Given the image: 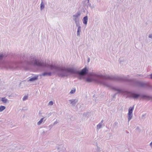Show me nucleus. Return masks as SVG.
Returning <instances> with one entry per match:
<instances>
[{
  "mask_svg": "<svg viewBox=\"0 0 152 152\" xmlns=\"http://www.w3.org/2000/svg\"><path fill=\"white\" fill-rule=\"evenodd\" d=\"M75 91V89H74L72 90H71L70 92V94H74Z\"/></svg>",
  "mask_w": 152,
  "mask_h": 152,
  "instance_id": "nucleus-23",
  "label": "nucleus"
},
{
  "mask_svg": "<svg viewBox=\"0 0 152 152\" xmlns=\"http://www.w3.org/2000/svg\"><path fill=\"white\" fill-rule=\"evenodd\" d=\"M45 118V117H44L41 118V119L38 122L37 125H40L43 122V120Z\"/></svg>",
  "mask_w": 152,
  "mask_h": 152,
  "instance_id": "nucleus-20",
  "label": "nucleus"
},
{
  "mask_svg": "<svg viewBox=\"0 0 152 152\" xmlns=\"http://www.w3.org/2000/svg\"><path fill=\"white\" fill-rule=\"evenodd\" d=\"M76 26L77 27V37H80V33L81 32V27L80 24L76 25Z\"/></svg>",
  "mask_w": 152,
  "mask_h": 152,
  "instance_id": "nucleus-7",
  "label": "nucleus"
},
{
  "mask_svg": "<svg viewBox=\"0 0 152 152\" xmlns=\"http://www.w3.org/2000/svg\"><path fill=\"white\" fill-rule=\"evenodd\" d=\"M89 61H90V58H89L88 59V62H89Z\"/></svg>",
  "mask_w": 152,
  "mask_h": 152,
  "instance_id": "nucleus-39",
  "label": "nucleus"
},
{
  "mask_svg": "<svg viewBox=\"0 0 152 152\" xmlns=\"http://www.w3.org/2000/svg\"><path fill=\"white\" fill-rule=\"evenodd\" d=\"M148 37L150 38H152V35L150 34L149 35Z\"/></svg>",
  "mask_w": 152,
  "mask_h": 152,
  "instance_id": "nucleus-31",
  "label": "nucleus"
},
{
  "mask_svg": "<svg viewBox=\"0 0 152 152\" xmlns=\"http://www.w3.org/2000/svg\"><path fill=\"white\" fill-rule=\"evenodd\" d=\"M53 104V102L52 101H50L48 103V105H52Z\"/></svg>",
  "mask_w": 152,
  "mask_h": 152,
  "instance_id": "nucleus-27",
  "label": "nucleus"
},
{
  "mask_svg": "<svg viewBox=\"0 0 152 152\" xmlns=\"http://www.w3.org/2000/svg\"><path fill=\"white\" fill-rule=\"evenodd\" d=\"M79 79H82V77H80H80H79Z\"/></svg>",
  "mask_w": 152,
  "mask_h": 152,
  "instance_id": "nucleus-37",
  "label": "nucleus"
},
{
  "mask_svg": "<svg viewBox=\"0 0 152 152\" xmlns=\"http://www.w3.org/2000/svg\"><path fill=\"white\" fill-rule=\"evenodd\" d=\"M45 7V4L43 3V1L42 0V2L40 4V9L41 10H42Z\"/></svg>",
  "mask_w": 152,
  "mask_h": 152,
  "instance_id": "nucleus-16",
  "label": "nucleus"
},
{
  "mask_svg": "<svg viewBox=\"0 0 152 152\" xmlns=\"http://www.w3.org/2000/svg\"><path fill=\"white\" fill-rule=\"evenodd\" d=\"M118 123L117 122H115L113 124V126L114 128H117L118 127Z\"/></svg>",
  "mask_w": 152,
  "mask_h": 152,
  "instance_id": "nucleus-21",
  "label": "nucleus"
},
{
  "mask_svg": "<svg viewBox=\"0 0 152 152\" xmlns=\"http://www.w3.org/2000/svg\"><path fill=\"white\" fill-rule=\"evenodd\" d=\"M1 101L4 103H6L9 102L8 100L7 99L5 98V97L2 98Z\"/></svg>",
  "mask_w": 152,
  "mask_h": 152,
  "instance_id": "nucleus-13",
  "label": "nucleus"
},
{
  "mask_svg": "<svg viewBox=\"0 0 152 152\" xmlns=\"http://www.w3.org/2000/svg\"><path fill=\"white\" fill-rule=\"evenodd\" d=\"M88 114L87 113H84L83 114V115H85L86 116Z\"/></svg>",
  "mask_w": 152,
  "mask_h": 152,
  "instance_id": "nucleus-33",
  "label": "nucleus"
},
{
  "mask_svg": "<svg viewBox=\"0 0 152 152\" xmlns=\"http://www.w3.org/2000/svg\"><path fill=\"white\" fill-rule=\"evenodd\" d=\"M139 75V76H142V75Z\"/></svg>",
  "mask_w": 152,
  "mask_h": 152,
  "instance_id": "nucleus-38",
  "label": "nucleus"
},
{
  "mask_svg": "<svg viewBox=\"0 0 152 152\" xmlns=\"http://www.w3.org/2000/svg\"><path fill=\"white\" fill-rule=\"evenodd\" d=\"M134 105L132 107H130L128 109V120L129 122L132 118L133 116L132 113L134 109Z\"/></svg>",
  "mask_w": 152,
  "mask_h": 152,
  "instance_id": "nucleus-6",
  "label": "nucleus"
},
{
  "mask_svg": "<svg viewBox=\"0 0 152 152\" xmlns=\"http://www.w3.org/2000/svg\"><path fill=\"white\" fill-rule=\"evenodd\" d=\"M145 114H144V115H143L142 116V118L143 117H144L145 115Z\"/></svg>",
  "mask_w": 152,
  "mask_h": 152,
  "instance_id": "nucleus-36",
  "label": "nucleus"
},
{
  "mask_svg": "<svg viewBox=\"0 0 152 152\" xmlns=\"http://www.w3.org/2000/svg\"><path fill=\"white\" fill-rule=\"evenodd\" d=\"M88 17L87 15L85 16L83 18V23L85 25H86L87 23Z\"/></svg>",
  "mask_w": 152,
  "mask_h": 152,
  "instance_id": "nucleus-10",
  "label": "nucleus"
},
{
  "mask_svg": "<svg viewBox=\"0 0 152 152\" xmlns=\"http://www.w3.org/2000/svg\"><path fill=\"white\" fill-rule=\"evenodd\" d=\"M38 79V76H35L30 78L28 80V81L32 82Z\"/></svg>",
  "mask_w": 152,
  "mask_h": 152,
  "instance_id": "nucleus-11",
  "label": "nucleus"
},
{
  "mask_svg": "<svg viewBox=\"0 0 152 152\" xmlns=\"http://www.w3.org/2000/svg\"><path fill=\"white\" fill-rule=\"evenodd\" d=\"M20 148L21 149H23L24 148V147L23 146H21V147Z\"/></svg>",
  "mask_w": 152,
  "mask_h": 152,
  "instance_id": "nucleus-32",
  "label": "nucleus"
},
{
  "mask_svg": "<svg viewBox=\"0 0 152 152\" xmlns=\"http://www.w3.org/2000/svg\"><path fill=\"white\" fill-rule=\"evenodd\" d=\"M28 97V96H24L23 98V101H25L27 99Z\"/></svg>",
  "mask_w": 152,
  "mask_h": 152,
  "instance_id": "nucleus-24",
  "label": "nucleus"
},
{
  "mask_svg": "<svg viewBox=\"0 0 152 152\" xmlns=\"http://www.w3.org/2000/svg\"><path fill=\"white\" fill-rule=\"evenodd\" d=\"M143 94L144 95V94ZM144 95H145L148 96L149 97H148V98H142V99H147L148 100H150L151 99L152 100V96H151L148 95H147L146 94H144ZM140 98L141 99V98Z\"/></svg>",
  "mask_w": 152,
  "mask_h": 152,
  "instance_id": "nucleus-19",
  "label": "nucleus"
},
{
  "mask_svg": "<svg viewBox=\"0 0 152 152\" xmlns=\"http://www.w3.org/2000/svg\"><path fill=\"white\" fill-rule=\"evenodd\" d=\"M70 104L73 106H75L78 102L77 100L76 99H72L69 100Z\"/></svg>",
  "mask_w": 152,
  "mask_h": 152,
  "instance_id": "nucleus-8",
  "label": "nucleus"
},
{
  "mask_svg": "<svg viewBox=\"0 0 152 152\" xmlns=\"http://www.w3.org/2000/svg\"><path fill=\"white\" fill-rule=\"evenodd\" d=\"M89 0H84L82 2L83 6L85 7L87 6L88 3H89Z\"/></svg>",
  "mask_w": 152,
  "mask_h": 152,
  "instance_id": "nucleus-12",
  "label": "nucleus"
},
{
  "mask_svg": "<svg viewBox=\"0 0 152 152\" xmlns=\"http://www.w3.org/2000/svg\"><path fill=\"white\" fill-rule=\"evenodd\" d=\"M27 64L41 68H50L51 69H55L58 72V76L62 77H67L68 73L71 74H75L79 76L88 73V70L86 67H85L80 71L77 70L74 67L66 68L65 67H58L52 64L50 65L46 61H41L40 59L37 58L35 56L31 57L30 60L27 61Z\"/></svg>",
  "mask_w": 152,
  "mask_h": 152,
  "instance_id": "nucleus-1",
  "label": "nucleus"
},
{
  "mask_svg": "<svg viewBox=\"0 0 152 152\" xmlns=\"http://www.w3.org/2000/svg\"><path fill=\"white\" fill-rule=\"evenodd\" d=\"M28 110V109L27 108H23L22 109V111H26V110Z\"/></svg>",
  "mask_w": 152,
  "mask_h": 152,
  "instance_id": "nucleus-28",
  "label": "nucleus"
},
{
  "mask_svg": "<svg viewBox=\"0 0 152 152\" xmlns=\"http://www.w3.org/2000/svg\"><path fill=\"white\" fill-rule=\"evenodd\" d=\"M58 122L57 121H55L54 122L53 124V125H55V124H57Z\"/></svg>",
  "mask_w": 152,
  "mask_h": 152,
  "instance_id": "nucleus-30",
  "label": "nucleus"
},
{
  "mask_svg": "<svg viewBox=\"0 0 152 152\" xmlns=\"http://www.w3.org/2000/svg\"><path fill=\"white\" fill-rule=\"evenodd\" d=\"M53 126V125H50V126H48L45 127H44V128L48 129H49V130H50L51 128Z\"/></svg>",
  "mask_w": 152,
  "mask_h": 152,
  "instance_id": "nucleus-22",
  "label": "nucleus"
},
{
  "mask_svg": "<svg viewBox=\"0 0 152 152\" xmlns=\"http://www.w3.org/2000/svg\"><path fill=\"white\" fill-rule=\"evenodd\" d=\"M150 78L152 79V73L150 75Z\"/></svg>",
  "mask_w": 152,
  "mask_h": 152,
  "instance_id": "nucleus-35",
  "label": "nucleus"
},
{
  "mask_svg": "<svg viewBox=\"0 0 152 152\" xmlns=\"http://www.w3.org/2000/svg\"><path fill=\"white\" fill-rule=\"evenodd\" d=\"M102 152H104V151H103Z\"/></svg>",
  "mask_w": 152,
  "mask_h": 152,
  "instance_id": "nucleus-40",
  "label": "nucleus"
},
{
  "mask_svg": "<svg viewBox=\"0 0 152 152\" xmlns=\"http://www.w3.org/2000/svg\"><path fill=\"white\" fill-rule=\"evenodd\" d=\"M88 7H89L91 9H93L95 7V6L94 5H92L91 4L89 3H89H88L87 5L86 6L87 8H88Z\"/></svg>",
  "mask_w": 152,
  "mask_h": 152,
  "instance_id": "nucleus-15",
  "label": "nucleus"
},
{
  "mask_svg": "<svg viewBox=\"0 0 152 152\" xmlns=\"http://www.w3.org/2000/svg\"><path fill=\"white\" fill-rule=\"evenodd\" d=\"M81 15L80 11H78L74 15H73V19L75 22L76 25L80 24L79 17Z\"/></svg>",
  "mask_w": 152,
  "mask_h": 152,
  "instance_id": "nucleus-5",
  "label": "nucleus"
},
{
  "mask_svg": "<svg viewBox=\"0 0 152 152\" xmlns=\"http://www.w3.org/2000/svg\"><path fill=\"white\" fill-rule=\"evenodd\" d=\"M52 75V73L50 72H44L40 75V76H51Z\"/></svg>",
  "mask_w": 152,
  "mask_h": 152,
  "instance_id": "nucleus-9",
  "label": "nucleus"
},
{
  "mask_svg": "<svg viewBox=\"0 0 152 152\" xmlns=\"http://www.w3.org/2000/svg\"><path fill=\"white\" fill-rule=\"evenodd\" d=\"M6 107L4 106L1 105L0 106V112H1L5 110Z\"/></svg>",
  "mask_w": 152,
  "mask_h": 152,
  "instance_id": "nucleus-18",
  "label": "nucleus"
},
{
  "mask_svg": "<svg viewBox=\"0 0 152 152\" xmlns=\"http://www.w3.org/2000/svg\"><path fill=\"white\" fill-rule=\"evenodd\" d=\"M150 145L152 148V141L150 143Z\"/></svg>",
  "mask_w": 152,
  "mask_h": 152,
  "instance_id": "nucleus-34",
  "label": "nucleus"
},
{
  "mask_svg": "<svg viewBox=\"0 0 152 152\" xmlns=\"http://www.w3.org/2000/svg\"><path fill=\"white\" fill-rule=\"evenodd\" d=\"M47 132V131H45V130H44L43 132H42V134H44L45 133H46Z\"/></svg>",
  "mask_w": 152,
  "mask_h": 152,
  "instance_id": "nucleus-29",
  "label": "nucleus"
},
{
  "mask_svg": "<svg viewBox=\"0 0 152 152\" xmlns=\"http://www.w3.org/2000/svg\"><path fill=\"white\" fill-rule=\"evenodd\" d=\"M63 147L62 145L60 146V147H58L57 148V150H58L59 151H60L62 150V149H61V147Z\"/></svg>",
  "mask_w": 152,
  "mask_h": 152,
  "instance_id": "nucleus-25",
  "label": "nucleus"
},
{
  "mask_svg": "<svg viewBox=\"0 0 152 152\" xmlns=\"http://www.w3.org/2000/svg\"><path fill=\"white\" fill-rule=\"evenodd\" d=\"M103 122V120H102L101 121V122L99 124H98L97 125V129H99L101 128L102 126V123Z\"/></svg>",
  "mask_w": 152,
  "mask_h": 152,
  "instance_id": "nucleus-14",
  "label": "nucleus"
},
{
  "mask_svg": "<svg viewBox=\"0 0 152 152\" xmlns=\"http://www.w3.org/2000/svg\"><path fill=\"white\" fill-rule=\"evenodd\" d=\"M93 79L90 77H87L86 79V82H91L93 81Z\"/></svg>",
  "mask_w": 152,
  "mask_h": 152,
  "instance_id": "nucleus-17",
  "label": "nucleus"
},
{
  "mask_svg": "<svg viewBox=\"0 0 152 152\" xmlns=\"http://www.w3.org/2000/svg\"><path fill=\"white\" fill-rule=\"evenodd\" d=\"M114 78L118 80L127 81L134 86L152 88V86L150 85L148 83L141 82L134 79H128L127 77H124L122 78L115 77Z\"/></svg>",
  "mask_w": 152,
  "mask_h": 152,
  "instance_id": "nucleus-3",
  "label": "nucleus"
},
{
  "mask_svg": "<svg viewBox=\"0 0 152 152\" xmlns=\"http://www.w3.org/2000/svg\"><path fill=\"white\" fill-rule=\"evenodd\" d=\"M7 56L5 54H0V65L3 68L7 69H14L17 68L18 64L15 62H5L3 61Z\"/></svg>",
  "mask_w": 152,
  "mask_h": 152,
  "instance_id": "nucleus-4",
  "label": "nucleus"
},
{
  "mask_svg": "<svg viewBox=\"0 0 152 152\" xmlns=\"http://www.w3.org/2000/svg\"><path fill=\"white\" fill-rule=\"evenodd\" d=\"M136 130H138L139 132H141V129L140 128V127L139 126H137L136 129Z\"/></svg>",
  "mask_w": 152,
  "mask_h": 152,
  "instance_id": "nucleus-26",
  "label": "nucleus"
},
{
  "mask_svg": "<svg viewBox=\"0 0 152 152\" xmlns=\"http://www.w3.org/2000/svg\"><path fill=\"white\" fill-rule=\"evenodd\" d=\"M93 76V80L98 83H99L102 85L111 88H112L115 91H117V92L113 95L112 97L113 98H115L116 95L118 94H124L127 95V97L133 98L134 99H137L140 97L141 98H148L149 97L148 96L141 94L137 93H135L133 91H128L123 90L121 89H118L116 88L112 87L111 86L107 81V80H113L118 81L127 82L124 80H118L114 78L115 77H118L121 78L124 77H127L129 78V76H123L120 77L118 76H109L108 75H98L95 74H92Z\"/></svg>",
  "mask_w": 152,
  "mask_h": 152,
  "instance_id": "nucleus-2",
  "label": "nucleus"
}]
</instances>
